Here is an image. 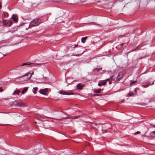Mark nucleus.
<instances>
[{
    "mask_svg": "<svg viewBox=\"0 0 155 155\" xmlns=\"http://www.w3.org/2000/svg\"><path fill=\"white\" fill-rule=\"evenodd\" d=\"M40 22L41 21L39 18L33 19L30 23L28 28H31L33 26H38L39 25Z\"/></svg>",
    "mask_w": 155,
    "mask_h": 155,
    "instance_id": "nucleus-1",
    "label": "nucleus"
},
{
    "mask_svg": "<svg viewBox=\"0 0 155 155\" xmlns=\"http://www.w3.org/2000/svg\"><path fill=\"white\" fill-rule=\"evenodd\" d=\"M124 76V74L122 72L119 73L117 77L114 78L113 76L110 77V80L114 81L115 82H118Z\"/></svg>",
    "mask_w": 155,
    "mask_h": 155,
    "instance_id": "nucleus-2",
    "label": "nucleus"
},
{
    "mask_svg": "<svg viewBox=\"0 0 155 155\" xmlns=\"http://www.w3.org/2000/svg\"><path fill=\"white\" fill-rule=\"evenodd\" d=\"M29 72L25 74L24 75L20 77L19 78V81H20V82H23L24 83L25 81H26L30 79L28 76Z\"/></svg>",
    "mask_w": 155,
    "mask_h": 155,
    "instance_id": "nucleus-3",
    "label": "nucleus"
},
{
    "mask_svg": "<svg viewBox=\"0 0 155 155\" xmlns=\"http://www.w3.org/2000/svg\"><path fill=\"white\" fill-rule=\"evenodd\" d=\"M110 78H108L106 80H104L103 81H100L98 84V85L100 87L102 85H104L106 84V82L107 81H109V84H111V82L110 81Z\"/></svg>",
    "mask_w": 155,
    "mask_h": 155,
    "instance_id": "nucleus-4",
    "label": "nucleus"
},
{
    "mask_svg": "<svg viewBox=\"0 0 155 155\" xmlns=\"http://www.w3.org/2000/svg\"><path fill=\"white\" fill-rule=\"evenodd\" d=\"M2 23L5 25L11 26L12 25L13 22L12 20L8 21L6 20H3L2 21Z\"/></svg>",
    "mask_w": 155,
    "mask_h": 155,
    "instance_id": "nucleus-5",
    "label": "nucleus"
},
{
    "mask_svg": "<svg viewBox=\"0 0 155 155\" xmlns=\"http://www.w3.org/2000/svg\"><path fill=\"white\" fill-rule=\"evenodd\" d=\"M58 93L60 94H62L63 95H70L72 94V93L71 92H66L62 90V91H60L58 92Z\"/></svg>",
    "mask_w": 155,
    "mask_h": 155,
    "instance_id": "nucleus-6",
    "label": "nucleus"
},
{
    "mask_svg": "<svg viewBox=\"0 0 155 155\" xmlns=\"http://www.w3.org/2000/svg\"><path fill=\"white\" fill-rule=\"evenodd\" d=\"M12 19L15 22H17L18 21V19L17 16L15 15H12Z\"/></svg>",
    "mask_w": 155,
    "mask_h": 155,
    "instance_id": "nucleus-7",
    "label": "nucleus"
},
{
    "mask_svg": "<svg viewBox=\"0 0 155 155\" xmlns=\"http://www.w3.org/2000/svg\"><path fill=\"white\" fill-rule=\"evenodd\" d=\"M45 89H41L39 90V93L43 95H47V94L45 93Z\"/></svg>",
    "mask_w": 155,
    "mask_h": 155,
    "instance_id": "nucleus-8",
    "label": "nucleus"
},
{
    "mask_svg": "<svg viewBox=\"0 0 155 155\" xmlns=\"http://www.w3.org/2000/svg\"><path fill=\"white\" fill-rule=\"evenodd\" d=\"M103 89H95L94 90V93H100L101 91L102 90H103Z\"/></svg>",
    "mask_w": 155,
    "mask_h": 155,
    "instance_id": "nucleus-9",
    "label": "nucleus"
},
{
    "mask_svg": "<svg viewBox=\"0 0 155 155\" xmlns=\"http://www.w3.org/2000/svg\"><path fill=\"white\" fill-rule=\"evenodd\" d=\"M20 92V90L16 89V90L13 92L12 95H18Z\"/></svg>",
    "mask_w": 155,
    "mask_h": 155,
    "instance_id": "nucleus-10",
    "label": "nucleus"
},
{
    "mask_svg": "<svg viewBox=\"0 0 155 155\" xmlns=\"http://www.w3.org/2000/svg\"><path fill=\"white\" fill-rule=\"evenodd\" d=\"M28 87H24L23 89V90L21 91V93L22 94H25V93L28 91Z\"/></svg>",
    "mask_w": 155,
    "mask_h": 155,
    "instance_id": "nucleus-11",
    "label": "nucleus"
},
{
    "mask_svg": "<svg viewBox=\"0 0 155 155\" xmlns=\"http://www.w3.org/2000/svg\"><path fill=\"white\" fill-rule=\"evenodd\" d=\"M150 136L152 137H155V131L151 132L150 134Z\"/></svg>",
    "mask_w": 155,
    "mask_h": 155,
    "instance_id": "nucleus-12",
    "label": "nucleus"
},
{
    "mask_svg": "<svg viewBox=\"0 0 155 155\" xmlns=\"http://www.w3.org/2000/svg\"><path fill=\"white\" fill-rule=\"evenodd\" d=\"M87 37H83L81 39V42L83 43H85V41L87 39Z\"/></svg>",
    "mask_w": 155,
    "mask_h": 155,
    "instance_id": "nucleus-13",
    "label": "nucleus"
},
{
    "mask_svg": "<svg viewBox=\"0 0 155 155\" xmlns=\"http://www.w3.org/2000/svg\"><path fill=\"white\" fill-rule=\"evenodd\" d=\"M33 64V63L30 62H26V63H23L21 65L24 66V65H30V64Z\"/></svg>",
    "mask_w": 155,
    "mask_h": 155,
    "instance_id": "nucleus-14",
    "label": "nucleus"
},
{
    "mask_svg": "<svg viewBox=\"0 0 155 155\" xmlns=\"http://www.w3.org/2000/svg\"><path fill=\"white\" fill-rule=\"evenodd\" d=\"M38 88L36 87H34L33 90V93L35 94H36V91L38 90Z\"/></svg>",
    "mask_w": 155,
    "mask_h": 155,
    "instance_id": "nucleus-15",
    "label": "nucleus"
},
{
    "mask_svg": "<svg viewBox=\"0 0 155 155\" xmlns=\"http://www.w3.org/2000/svg\"><path fill=\"white\" fill-rule=\"evenodd\" d=\"M83 86V85H82L80 84H78L77 85V87L78 89H81Z\"/></svg>",
    "mask_w": 155,
    "mask_h": 155,
    "instance_id": "nucleus-16",
    "label": "nucleus"
},
{
    "mask_svg": "<svg viewBox=\"0 0 155 155\" xmlns=\"http://www.w3.org/2000/svg\"><path fill=\"white\" fill-rule=\"evenodd\" d=\"M45 123L43 122H41V123H40V126L42 127H45Z\"/></svg>",
    "mask_w": 155,
    "mask_h": 155,
    "instance_id": "nucleus-17",
    "label": "nucleus"
},
{
    "mask_svg": "<svg viewBox=\"0 0 155 155\" xmlns=\"http://www.w3.org/2000/svg\"><path fill=\"white\" fill-rule=\"evenodd\" d=\"M34 74V73L33 71H32L31 73L29 72L28 76L29 77V78H31L32 75H33Z\"/></svg>",
    "mask_w": 155,
    "mask_h": 155,
    "instance_id": "nucleus-18",
    "label": "nucleus"
},
{
    "mask_svg": "<svg viewBox=\"0 0 155 155\" xmlns=\"http://www.w3.org/2000/svg\"><path fill=\"white\" fill-rule=\"evenodd\" d=\"M134 95V94L133 93V92H130L128 94V96H130L133 95Z\"/></svg>",
    "mask_w": 155,
    "mask_h": 155,
    "instance_id": "nucleus-19",
    "label": "nucleus"
},
{
    "mask_svg": "<svg viewBox=\"0 0 155 155\" xmlns=\"http://www.w3.org/2000/svg\"><path fill=\"white\" fill-rule=\"evenodd\" d=\"M102 68H95L94 71H100V70H102Z\"/></svg>",
    "mask_w": 155,
    "mask_h": 155,
    "instance_id": "nucleus-20",
    "label": "nucleus"
},
{
    "mask_svg": "<svg viewBox=\"0 0 155 155\" xmlns=\"http://www.w3.org/2000/svg\"><path fill=\"white\" fill-rule=\"evenodd\" d=\"M84 52V51H83L82 53H81L80 54H75V55H74V56H78L80 55H81V54H83Z\"/></svg>",
    "mask_w": 155,
    "mask_h": 155,
    "instance_id": "nucleus-21",
    "label": "nucleus"
},
{
    "mask_svg": "<svg viewBox=\"0 0 155 155\" xmlns=\"http://www.w3.org/2000/svg\"><path fill=\"white\" fill-rule=\"evenodd\" d=\"M64 114H66V117H64V119H67V118L68 117V116L67 114H66V113H64Z\"/></svg>",
    "mask_w": 155,
    "mask_h": 155,
    "instance_id": "nucleus-22",
    "label": "nucleus"
},
{
    "mask_svg": "<svg viewBox=\"0 0 155 155\" xmlns=\"http://www.w3.org/2000/svg\"><path fill=\"white\" fill-rule=\"evenodd\" d=\"M140 132L138 131H137L134 134H140Z\"/></svg>",
    "mask_w": 155,
    "mask_h": 155,
    "instance_id": "nucleus-23",
    "label": "nucleus"
},
{
    "mask_svg": "<svg viewBox=\"0 0 155 155\" xmlns=\"http://www.w3.org/2000/svg\"><path fill=\"white\" fill-rule=\"evenodd\" d=\"M136 82V81H133V82L131 81V83H130V84H133L135 83Z\"/></svg>",
    "mask_w": 155,
    "mask_h": 155,
    "instance_id": "nucleus-24",
    "label": "nucleus"
},
{
    "mask_svg": "<svg viewBox=\"0 0 155 155\" xmlns=\"http://www.w3.org/2000/svg\"><path fill=\"white\" fill-rule=\"evenodd\" d=\"M3 91V89L2 87H0V92Z\"/></svg>",
    "mask_w": 155,
    "mask_h": 155,
    "instance_id": "nucleus-25",
    "label": "nucleus"
},
{
    "mask_svg": "<svg viewBox=\"0 0 155 155\" xmlns=\"http://www.w3.org/2000/svg\"><path fill=\"white\" fill-rule=\"evenodd\" d=\"M154 84V81H153L152 82V84H150V85H153Z\"/></svg>",
    "mask_w": 155,
    "mask_h": 155,
    "instance_id": "nucleus-26",
    "label": "nucleus"
},
{
    "mask_svg": "<svg viewBox=\"0 0 155 155\" xmlns=\"http://www.w3.org/2000/svg\"><path fill=\"white\" fill-rule=\"evenodd\" d=\"M78 117V116H75V117H74V119H76V118H77V117Z\"/></svg>",
    "mask_w": 155,
    "mask_h": 155,
    "instance_id": "nucleus-27",
    "label": "nucleus"
},
{
    "mask_svg": "<svg viewBox=\"0 0 155 155\" xmlns=\"http://www.w3.org/2000/svg\"><path fill=\"white\" fill-rule=\"evenodd\" d=\"M137 50H138V48H136V49H135V50H133V51H137Z\"/></svg>",
    "mask_w": 155,
    "mask_h": 155,
    "instance_id": "nucleus-28",
    "label": "nucleus"
},
{
    "mask_svg": "<svg viewBox=\"0 0 155 155\" xmlns=\"http://www.w3.org/2000/svg\"><path fill=\"white\" fill-rule=\"evenodd\" d=\"M123 45L124 44L123 43H122V44H120V45L121 46H123Z\"/></svg>",
    "mask_w": 155,
    "mask_h": 155,
    "instance_id": "nucleus-29",
    "label": "nucleus"
},
{
    "mask_svg": "<svg viewBox=\"0 0 155 155\" xmlns=\"http://www.w3.org/2000/svg\"><path fill=\"white\" fill-rule=\"evenodd\" d=\"M43 77L44 78V81H45V80L46 79V78H44L43 76Z\"/></svg>",
    "mask_w": 155,
    "mask_h": 155,
    "instance_id": "nucleus-30",
    "label": "nucleus"
},
{
    "mask_svg": "<svg viewBox=\"0 0 155 155\" xmlns=\"http://www.w3.org/2000/svg\"><path fill=\"white\" fill-rule=\"evenodd\" d=\"M134 91H135V93L136 94V89H134Z\"/></svg>",
    "mask_w": 155,
    "mask_h": 155,
    "instance_id": "nucleus-31",
    "label": "nucleus"
},
{
    "mask_svg": "<svg viewBox=\"0 0 155 155\" xmlns=\"http://www.w3.org/2000/svg\"><path fill=\"white\" fill-rule=\"evenodd\" d=\"M149 86V85H146L145 86V87H148Z\"/></svg>",
    "mask_w": 155,
    "mask_h": 155,
    "instance_id": "nucleus-32",
    "label": "nucleus"
},
{
    "mask_svg": "<svg viewBox=\"0 0 155 155\" xmlns=\"http://www.w3.org/2000/svg\"><path fill=\"white\" fill-rule=\"evenodd\" d=\"M98 96V95H96V94H95V95H94V96Z\"/></svg>",
    "mask_w": 155,
    "mask_h": 155,
    "instance_id": "nucleus-33",
    "label": "nucleus"
},
{
    "mask_svg": "<svg viewBox=\"0 0 155 155\" xmlns=\"http://www.w3.org/2000/svg\"><path fill=\"white\" fill-rule=\"evenodd\" d=\"M3 116H4V117H5V116H6L5 115V114L3 115Z\"/></svg>",
    "mask_w": 155,
    "mask_h": 155,
    "instance_id": "nucleus-34",
    "label": "nucleus"
},
{
    "mask_svg": "<svg viewBox=\"0 0 155 155\" xmlns=\"http://www.w3.org/2000/svg\"><path fill=\"white\" fill-rule=\"evenodd\" d=\"M76 46H76V45H75V46L74 47V48H75V47H76Z\"/></svg>",
    "mask_w": 155,
    "mask_h": 155,
    "instance_id": "nucleus-35",
    "label": "nucleus"
},
{
    "mask_svg": "<svg viewBox=\"0 0 155 155\" xmlns=\"http://www.w3.org/2000/svg\"><path fill=\"white\" fill-rule=\"evenodd\" d=\"M6 124H3V125H6Z\"/></svg>",
    "mask_w": 155,
    "mask_h": 155,
    "instance_id": "nucleus-36",
    "label": "nucleus"
},
{
    "mask_svg": "<svg viewBox=\"0 0 155 155\" xmlns=\"http://www.w3.org/2000/svg\"><path fill=\"white\" fill-rule=\"evenodd\" d=\"M0 8H1V5H0Z\"/></svg>",
    "mask_w": 155,
    "mask_h": 155,
    "instance_id": "nucleus-37",
    "label": "nucleus"
},
{
    "mask_svg": "<svg viewBox=\"0 0 155 155\" xmlns=\"http://www.w3.org/2000/svg\"><path fill=\"white\" fill-rule=\"evenodd\" d=\"M107 125H109L108 124H106Z\"/></svg>",
    "mask_w": 155,
    "mask_h": 155,
    "instance_id": "nucleus-38",
    "label": "nucleus"
},
{
    "mask_svg": "<svg viewBox=\"0 0 155 155\" xmlns=\"http://www.w3.org/2000/svg\"><path fill=\"white\" fill-rule=\"evenodd\" d=\"M0 113H3L1 112H0Z\"/></svg>",
    "mask_w": 155,
    "mask_h": 155,
    "instance_id": "nucleus-39",
    "label": "nucleus"
},
{
    "mask_svg": "<svg viewBox=\"0 0 155 155\" xmlns=\"http://www.w3.org/2000/svg\"><path fill=\"white\" fill-rule=\"evenodd\" d=\"M154 127H155V126H153Z\"/></svg>",
    "mask_w": 155,
    "mask_h": 155,
    "instance_id": "nucleus-40",
    "label": "nucleus"
}]
</instances>
